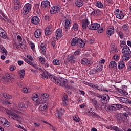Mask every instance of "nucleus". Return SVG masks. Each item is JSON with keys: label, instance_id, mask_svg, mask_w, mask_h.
I'll list each match as a JSON object with an SVG mask.
<instances>
[{"label": "nucleus", "instance_id": "1", "mask_svg": "<svg viewBox=\"0 0 131 131\" xmlns=\"http://www.w3.org/2000/svg\"><path fill=\"white\" fill-rule=\"evenodd\" d=\"M2 110L5 111L6 114L8 115L9 118L12 120H16L18 121L19 123L22 121V117L19 115L21 114L19 109L14 108L13 109L9 110L2 107Z\"/></svg>", "mask_w": 131, "mask_h": 131}, {"label": "nucleus", "instance_id": "2", "mask_svg": "<svg viewBox=\"0 0 131 131\" xmlns=\"http://www.w3.org/2000/svg\"><path fill=\"white\" fill-rule=\"evenodd\" d=\"M50 78L51 81H53V82H54L57 85H60V86H63V88H68V83L67 82V79L64 78L59 79L55 76H51Z\"/></svg>", "mask_w": 131, "mask_h": 131}, {"label": "nucleus", "instance_id": "3", "mask_svg": "<svg viewBox=\"0 0 131 131\" xmlns=\"http://www.w3.org/2000/svg\"><path fill=\"white\" fill-rule=\"evenodd\" d=\"M122 54H124L122 59L123 61H128L131 57V51L129 47L127 45L125 46L122 50Z\"/></svg>", "mask_w": 131, "mask_h": 131}, {"label": "nucleus", "instance_id": "4", "mask_svg": "<svg viewBox=\"0 0 131 131\" xmlns=\"http://www.w3.org/2000/svg\"><path fill=\"white\" fill-rule=\"evenodd\" d=\"M32 5L30 3H26L23 8V15H27L29 12L31 11Z\"/></svg>", "mask_w": 131, "mask_h": 131}, {"label": "nucleus", "instance_id": "5", "mask_svg": "<svg viewBox=\"0 0 131 131\" xmlns=\"http://www.w3.org/2000/svg\"><path fill=\"white\" fill-rule=\"evenodd\" d=\"M123 108V105L119 104H112L108 106L109 110H112L115 111L116 110H119Z\"/></svg>", "mask_w": 131, "mask_h": 131}, {"label": "nucleus", "instance_id": "6", "mask_svg": "<svg viewBox=\"0 0 131 131\" xmlns=\"http://www.w3.org/2000/svg\"><path fill=\"white\" fill-rule=\"evenodd\" d=\"M61 10V7L59 6H52L50 9V14H58Z\"/></svg>", "mask_w": 131, "mask_h": 131}, {"label": "nucleus", "instance_id": "7", "mask_svg": "<svg viewBox=\"0 0 131 131\" xmlns=\"http://www.w3.org/2000/svg\"><path fill=\"white\" fill-rule=\"evenodd\" d=\"M90 101L96 110H99V109L101 108V104H100V102H97L96 98L91 99Z\"/></svg>", "mask_w": 131, "mask_h": 131}, {"label": "nucleus", "instance_id": "8", "mask_svg": "<svg viewBox=\"0 0 131 131\" xmlns=\"http://www.w3.org/2000/svg\"><path fill=\"white\" fill-rule=\"evenodd\" d=\"M89 29L90 30H98L100 28V24L96 23L91 24L88 26Z\"/></svg>", "mask_w": 131, "mask_h": 131}, {"label": "nucleus", "instance_id": "9", "mask_svg": "<svg viewBox=\"0 0 131 131\" xmlns=\"http://www.w3.org/2000/svg\"><path fill=\"white\" fill-rule=\"evenodd\" d=\"M82 28L83 30H85L88 27H89V24H90V21L88 18H84L82 20Z\"/></svg>", "mask_w": 131, "mask_h": 131}, {"label": "nucleus", "instance_id": "10", "mask_svg": "<svg viewBox=\"0 0 131 131\" xmlns=\"http://www.w3.org/2000/svg\"><path fill=\"white\" fill-rule=\"evenodd\" d=\"M110 51L111 54H116L118 52L117 46L115 44H111L110 46Z\"/></svg>", "mask_w": 131, "mask_h": 131}, {"label": "nucleus", "instance_id": "11", "mask_svg": "<svg viewBox=\"0 0 131 131\" xmlns=\"http://www.w3.org/2000/svg\"><path fill=\"white\" fill-rule=\"evenodd\" d=\"M101 102L102 104H107L109 102V95L103 94L101 96Z\"/></svg>", "mask_w": 131, "mask_h": 131}, {"label": "nucleus", "instance_id": "12", "mask_svg": "<svg viewBox=\"0 0 131 131\" xmlns=\"http://www.w3.org/2000/svg\"><path fill=\"white\" fill-rule=\"evenodd\" d=\"M115 32L114 27H111L107 29L106 30V35L107 37H110L112 35H113V34Z\"/></svg>", "mask_w": 131, "mask_h": 131}, {"label": "nucleus", "instance_id": "13", "mask_svg": "<svg viewBox=\"0 0 131 131\" xmlns=\"http://www.w3.org/2000/svg\"><path fill=\"white\" fill-rule=\"evenodd\" d=\"M51 6L50 1L48 0L43 1L41 4V7L43 9H48V8Z\"/></svg>", "mask_w": 131, "mask_h": 131}, {"label": "nucleus", "instance_id": "14", "mask_svg": "<svg viewBox=\"0 0 131 131\" xmlns=\"http://www.w3.org/2000/svg\"><path fill=\"white\" fill-rule=\"evenodd\" d=\"M86 114L88 116H92V117H95L98 118L99 117V115L95 113V112L92 108L90 109V111H88L86 112Z\"/></svg>", "mask_w": 131, "mask_h": 131}, {"label": "nucleus", "instance_id": "15", "mask_svg": "<svg viewBox=\"0 0 131 131\" xmlns=\"http://www.w3.org/2000/svg\"><path fill=\"white\" fill-rule=\"evenodd\" d=\"M81 63L82 65H84L85 66H91L92 65V62L85 58L81 60Z\"/></svg>", "mask_w": 131, "mask_h": 131}, {"label": "nucleus", "instance_id": "16", "mask_svg": "<svg viewBox=\"0 0 131 131\" xmlns=\"http://www.w3.org/2000/svg\"><path fill=\"white\" fill-rule=\"evenodd\" d=\"M56 37L57 40L58 38H61L63 36V32H62V29H58L56 31Z\"/></svg>", "mask_w": 131, "mask_h": 131}, {"label": "nucleus", "instance_id": "17", "mask_svg": "<svg viewBox=\"0 0 131 131\" xmlns=\"http://www.w3.org/2000/svg\"><path fill=\"white\" fill-rule=\"evenodd\" d=\"M39 48L42 55H46V52L47 51V45L42 43L40 44Z\"/></svg>", "mask_w": 131, "mask_h": 131}, {"label": "nucleus", "instance_id": "18", "mask_svg": "<svg viewBox=\"0 0 131 131\" xmlns=\"http://www.w3.org/2000/svg\"><path fill=\"white\" fill-rule=\"evenodd\" d=\"M103 67L102 65L98 66L96 69H93L91 70V73L92 74H95L97 71H102L103 70Z\"/></svg>", "mask_w": 131, "mask_h": 131}, {"label": "nucleus", "instance_id": "19", "mask_svg": "<svg viewBox=\"0 0 131 131\" xmlns=\"http://www.w3.org/2000/svg\"><path fill=\"white\" fill-rule=\"evenodd\" d=\"M64 113V110L59 109L56 110V116L59 119H62V116H63V114Z\"/></svg>", "mask_w": 131, "mask_h": 131}, {"label": "nucleus", "instance_id": "20", "mask_svg": "<svg viewBox=\"0 0 131 131\" xmlns=\"http://www.w3.org/2000/svg\"><path fill=\"white\" fill-rule=\"evenodd\" d=\"M40 20H39V18L37 16H34L32 18L31 20V23L34 24V25H37V24H39V22Z\"/></svg>", "mask_w": 131, "mask_h": 131}, {"label": "nucleus", "instance_id": "21", "mask_svg": "<svg viewBox=\"0 0 131 131\" xmlns=\"http://www.w3.org/2000/svg\"><path fill=\"white\" fill-rule=\"evenodd\" d=\"M41 76L42 78H50V79L51 80V76H54V75H51V74L49 72H48V71H46L45 72H44L42 74H41Z\"/></svg>", "mask_w": 131, "mask_h": 131}, {"label": "nucleus", "instance_id": "22", "mask_svg": "<svg viewBox=\"0 0 131 131\" xmlns=\"http://www.w3.org/2000/svg\"><path fill=\"white\" fill-rule=\"evenodd\" d=\"M39 110L41 111H45V110H47L48 109V103L45 102H43L41 105L39 106Z\"/></svg>", "mask_w": 131, "mask_h": 131}, {"label": "nucleus", "instance_id": "23", "mask_svg": "<svg viewBox=\"0 0 131 131\" xmlns=\"http://www.w3.org/2000/svg\"><path fill=\"white\" fill-rule=\"evenodd\" d=\"M41 29H38L35 30L34 32L35 37L36 38H39L41 35Z\"/></svg>", "mask_w": 131, "mask_h": 131}, {"label": "nucleus", "instance_id": "24", "mask_svg": "<svg viewBox=\"0 0 131 131\" xmlns=\"http://www.w3.org/2000/svg\"><path fill=\"white\" fill-rule=\"evenodd\" d=\"M110 69H117V63L114 61L110 62L109 64Z\"/></svg>", "mask_w": 131, "mask_h": 131}, {"label": "nucleus", "instance_id": "25", "mask_svg": "<svg viewBox=\"0 0 131 131\" xmlns=\"http://www.w3.org/2000/svg\"><path fill=\"white\" fill-rule=\"evenodd\" d=\"M62 105L67 106L68 105V96L65 95L62 98Z\"/></svg>", "mask_w": 131, "mask_h": 131}, {"label": "nucleus", "instance_id": "26", "mask_svg": "<svg viewBox=\"0 0 131 131\" xmlns=\"http://www.w3.org/2000/svg\"><path fill=\"white\" fill-rule=\"evenodd\" d=\"M118 99L121 103H124V104H129L130 103L129 100L126 98L118 97Z\"/></svg>", "mask_w": 131, "mask_h": 131}, {"label": "nucleus", "instance_id": "27", "mask_svg": "<svg viewBox=\"0 0 131 131\" xmlns=\"http://www.w3.org/2000/svg\"><path fill=\"white\" fill-rule=\"evenodd\" d=\"M0 36L2 38H4V39H6L7 37H8V35H7V33L4 30V29L0 28Z\"/></svg>", "mask_w": 131, "mask_h": 131}, {"label": "nucleus", "instance_id": "28", "mask_svg": "<svg viewBox=\"0 0 131 131\" xmlns=\"http://www.w3.org/2000/svg\"><path fill=\"white\" fill-rule=\"evenodd\" d=\"M75 5L78 8H81L83 6V1L82 0H75Z\"/></svg>", "mask_w": 131, "mask_h": 131}, {"label": "nucleus", "instance_id": "29", "mask_svg": "<svg viewBox=\"0 0 131 131\" xmlns=\"http://www.w3.org/2000/svg\"><path fill=\"white\" fill-rule=\"evenodd\" d=\"M79 40V38L75 37L73 38L71 41V46H72L73 47H74L75 46H76V44L77 45V44L78 43Z\"/></svg>", "mask_w": 131, "mask_h": 131}, {"label": "nucleus", "instance_id": "30", "mask_svg": "<svg viewBox=\"0 0 131 131\" xmlns=\"http://www.w3.org/2000/svg\"><path fill=\"white\" fill-rule=\"evenodd\" d=\"M1 125L3 126V127H9L10 125H11V124L10 123V122L8 121V119H6L4 120L3 123L1 124Z\"/></svg>", "mask_w": 131, "mask_h": 131}, {"label": "nucleus", "instance_id": "31", "mask_svg": "<svg viewBox=\"0 0 131 131\" xmlns=\"http://www.w3.org/2000/svg\"><path fill=\"white\" fill-rule=\"evenodd\" d=\"M85 45V42H83L81 39H79V41H78V44L77 45L78 47L79 48H83Z\"/></svg>", "mask_w": 131, "mask_h": 131}, {"label": "nucleus", "instance_id": "32", "mask_svg": "<svg viewBox=\"0 0 131 131\" xmlns=\"http://www.w3.org/2000/svg\"><path fill=\"white\" fill-rule=\"evenodd\" d=\"M49 95L47 94V93L43 94L41 95V99L42 101H43V102H46L47 100H49Z\"/></svg>", "mask_w": 131, "mask_h": 131}, {"label": "nucleus", "instance_id": "33", "mask_svg": "<svg viewBox=\"0 0 131 131\" xmlns=\"http://www.w3.org/2000/svg\"><path fill=\"white\" fill-rule=\"evenodd\" d=\"M28 43H29V46L31 47V50L32 51H35V45L32 41H29V40L27 39Z\"/></svg>", "mask_w": 131, "mask_h": 131}, {"label": "nucleus", "instance_id": "34", "mask_svg": "<svg viewBox=\"0 0 131 131\" xmlns=\"http://www.w3.org/2000/svg\"><path fill=\"white\" fill-rule=\"evenodd\" d=\"M18 74H19L20 78H24V76H25V70L23 69L20 71H18Z\"/></svg>", "mask_w": 131, "mask_h": 131}, {"label": "nucleus", "instance_id": "35", "mask_svg": "<svg viewBox=\"0 0 131 131\" xmlns=\"http://www.w3.org/2000/svg\"><path fill=\"white\" fill-rule=\"evenodd\" d=\"M79 26H78V24H77V23H74L72 28V30H74V31H78Z\"/></svg>", "mask_w": 131, "mask_h": 131}, {"label": "nucleus", "instance_id": "36", "mask_svg": "<svg viewBox=\"0 0 131 131\" xmlns=\"http://www.w3.org/2000/svg\"><path fill=\"white\" fill-rule=\"evenodd\" d=\"M68 59L70 63L71 64H74V63H75V56H74V55L70 56Z\"/></svg>", "mask_w": 131, "mask_h": 131}, {"label": "nucleus", "instance_id": "37", "mask_svg": "<svg viewBox=\"0 0 131 131\" xmlns=\"http://www.w3.org/2000/svg\"><path fill=\"white\" fill-rule=\"evenodd\" d=\"M22 92L25 94H29V93L31 92V89L28 88L27 87H25L22 89Z\"/></svg>", "mask_w": 131, "mask_h": 131}, {"label": "nucleus", "instance_id": "38", "mask_svg": "<svg viewBox=\"0 0 131 131\" xmlns=\"http://www.w3.org/2000/svg\"><path fill=\"white\" fill-rule=\"evenodd\" d=\"M38 94H36V93H34L32 95V100L34 102H37V101H38Z\"/></svg>", "mask_w": 131, "mask_h": 131}, {"label": "nucleus", "instance_id": "39", "mask_svg": "<svg viewBox=\"0 0 131 131\" xmlns=\"http://www.w3.org/2000/svg\"><path fill=\"white\" fill-rule=\"evenodd\" d=\"M96 6L98 8H99V9H102L103 8V7H104V5L102 2L100 1H96Z\"/></svg>", "mask_w": 131, "mask_h": 131}, {"label": "nucleus", "instance_id": "40", "mask_svg": "<svg viewBox=\"0 0 131 131\" xmlns=\"http://www.w3.org/2000/svg\"><path fill=\"white\" fill-rule=\"evenodd\" d=\"M110 129H111V130H115V131H123L121 128H118V127L114 126H110Z\"/></svg>", "mask_w": 131, "mask_h": 131}, {"label": "nucleus", "instance_id": "41", "mask_svg": "<svg viewBox=\"0 0 131 131\" xmlns=\"http://www.w3.org/2000/svg\"><path fill=\"white\" fill-rule=\"evenodd\" d=\"M129 28V25L127 24H124L122 26V29H123L124 31H128Z\"/></svg>", "mask_w": 131, "mask_h": 131}, {"label": "nucleus", "instance_id": "42", "mask_svg": "<svg viewBox=\"0 0 131 131\" xmlns=\"http://www.w3.org/2000/svg\"><path fill=\"white\" fill-rule=\"evenodd\" d=\"M53 33V31H52L51 30H49L47 28L45 30V34L46 36H49V35H50V34H52Z\"/></svg>", "mask_w": 131, "mask_h": 131}, {"label": "nucleus", "instance_id": "43", "mask_svg": "<svg viewBox=\"0 0 131 131\" xmlns=\"http://www.w3.org/2000/svg\"><path fill=\"white\" fill-rule=\"evenodd\" d=\"M70 29V28H66L64 27V28H63L62 30V34H63V35H66V34H68Z\"/></svg>", "mask_w": 131, "mask_h": 131}, {"label": "nucleus", "instance_id": "44", "mask_svg": "<svg viewBox=\"0 0 131 131\" xmlns=\"http://www.w3.org/2000/svg\"><path fill=\"white\" fill-rule=\"evenodd\" d=\"M47 29H48L49 30H51V31L53 32L54 31V29L55 28V27H54V23H51L49 25H48L47 28Z\"/></svg>", "mask_w": 131, "mask_h": 131}, {"label": "nucleus", "instance_id": "45", "mask_svg": "<svg viewBox=\"0 0 131 131\" xmlns=\"http://www.w3.org/2000/svg\"><path fill=\"white\" fill-rule=\"evenodd\" d=\"M125 67V64L123 62H119V64L118 65V69H122Z\"/></svg>", "mask_w": 131, "mask_h": 131}, {"label": "nucleus", "instance_id": "46", "mask_svg": "<svg viewBox=\"0 0 131 131\" xmlns=\"http://www.w3.org/2000/svg\"><path fill=\"white\" fill-rule=\"evenodd\" d=\"M116 17L118 19H123L124 18V15L122 13H116Z\"/></svg>", "mask_w": 131, "mask_h": 131}, {"label": "nucleus", "instance_id": "47", "mask_svg": "<svg viewBox=\"0 0 131 131\" xmlns=\"http://www.w3.org/2000/svg\"><path fill=\"white\" fill-rule=\"evenodd\" d=\"M119 93L121 94L122 96H127L128 95V93L126 92L124 90H122L121 89L119 90Z\"/></svg>", "mask_w": 131, "mask_h": 131}, {"label": "nucleus", "instance_id": "48", "mask_svg": "<svg viewBox=\"0 0 131 131\" xmlns=\"http://www.w3.org/2000/svg\"><path fill=\"white\" fill-rule=\"evenodd\" d=\"M53 64L56 66H58V65H60L61 64V60L57 59H55L53 60Z\"/></svg>", "mask_w": 131, "mask_h": 131}, {"label": "nucleus", "instance_id": "49", "mask_svg": "<svg viewBox=\"0 0 131 131\" xmlns=\"http://www.w3.org/2000/svg\"><path fill=\"white\" fill-rule=\"evenodd\" d=\"M46 58L45 57H40L39 58V62L42 65L46 63Z\"/></svg>", "mask_w": 131, "mask_h": 131}, {"label": "nucleus", "instance_id": "50", "mask_svg": "<svg viewBox=\"0 0 131 131\" xmlns=\"http://www.w3.org/2000/svg\"><path fill=\"white\" fill-rule=\"evenodd\" d=\"M117 33L121 39H122L124 37V34L122 31H117Z\"/></svg>", "mask_w": 131, "mask_h": 131}, {"label": "nucleus", "instance_id": "51", "mask_svg": "<svg viewBox=\"0 0 131 131\" xmlns=\"http://www.w3.org/2000/svg\"><path fill=\"white\" fill-rule=\"evenodd\" d=\"M1 53L3 54V55H5V56H7V55H8V51H7V50H6L5 47H2L1 48Z\"/></svg>", "mask_w": 131, "mask_h": 131}, {"label": "nucleus", "instance_id": "52", "mask_svg": "<svg viewBox=\"0 0 131 131\" xmlns=\"http://www.w3.org/2000/svg\"><path fill=\"white\" fill-rule=\"evenodd\" d=\"M20 5L21 3H20V2L15 3V4H14L15 10H19Z\"/></svg>", "mask_w": 131, "mask_h": 131}, {"label": "nucleus", "instance_id": "53", "mask_svg": "<svg viewBox=\"0 0 131 131\" xmlns=\"http://www.w3.org/2000/svg\"><path fill=\"white\" fill-rule=\"evenodd\" d=\"M73 120H74L76 122H79L80 121V119H79V117H78V116H74L73 117Z\"/></svg>", "mask_w": 131, "mask_h": 131}, {"label": "nucleus", "instance_id": "54", "mask_svg": "<svg viewBox=\"0 0 131 131\" xmlns=\"http://www.w3.org/2000/svg\"><path fill=\"white\" fill-rule=\"evenodd\" d=\"M91 16H98V11L97 10H94L91 13Z\"/></svg>", "mask_w": 131, "mask_h": 131}, {"label": "nucleus", "instance_id": "55", "mask_svg": "<svg viewBox=\"0 0 131 131\" xmlns=\"http://www.w3.org/2000/svg\"><path fill=\"white\" fill-rule=\"evenodd\" d=\"M24 60L25 61H26V63H27L29 65H33V62L30 61V60H29L28 59L24 57Z\"/></svg>", "mask_w": 131, "mask_h": 131}, {"label": "nucleus", "instance_id": "56", "mask_svg": "<svg viewBox=\"0 0 131 131\" xmlns=\"http://www.w3.org/2000/svg\"><path fill=\"white\" fill-rule=\"evenodd\" d=\"M3 78H5V79H6L7 81L10 80V78H11V75L9 74H6L4 76H3Z\"/></svg>", "mask_w": 131, "mask_h": 131}, {"label": "nucleus", "instance_id": "57", "mask_svg": "<svg viewBox=\"0 0 131 131\" xmlns=\"http://www.w3.org/2000/svg\"><path fill=\"white\" fill-rule=\"evenodd\" d=\"M69 25H70V21L68 20H66L64 27L66 28H69Z\"/></svg>", "mask_w": 131, "mask_h": 131}, {"label": "nucleus", "instance_id": "58", "mask_svg": "<svg viewBox=\"0 0 131 131\" xmlns=\"http://www.w3.org/2000/svg\"><path fill=\"white\" fill-rule=\"evenodd\" d=\"M3 97H5V99H12V96L9 94H4Z\"/></svg>", "mask_w": 131, "mask_h": 131}, {"label": "nucleus", "instance_id": "59", "mask_svg": "<svg viewBox=\"0 0 131 131\" xmlns=\"http://www.w3.org/2000/svg\"><path fill=\"white\" fill-rule=\"evenodd\" d=\"M43 67H45V68H48L50 67V64H49V62L48 61H46V62L44 64H42Z\"/></svg>", "mask_w": 131, "mask_h": 131}, {"label": "nucleus", "instance_id": "60", "mask_svg": "<svg viewBox=\"0 0 131 131\" xmlns=\"http://www.w3.org/2000/svg\"><path fill=\"white\" fill-rule=\"evenodd\" d=\"M18 107L19 108H21V109H23L24 108H25V105L23 102H21L19 103Z\"/></svg>", "mask_w": 131, "mask_h": 131}, {"label": "nucleus", "instance_id": "61", "mask_svg": "<svg viewBox=\"0 0 131 131\" xmlns=\"http://www.w3.org/2000/svg\"><path fill=\"white\" fill-rule=\"evenodd\" d=\"M80 50L78 49L74 52V56H78V55H80Z\"/></svg>", "mask_w": 131, "mask_h": 131}, {"label": "nucleus", "instance_id": "62", "mask_svg": "<svg viewBox=\"0 0 131 131\" xmlns=\"http://www.w3.org/2000/svg\"><path fill=\"white\" fill-rule=\"evenodd\" d=\"M98 33H103L104 32V28L100 27L97 29Z\"/></svg>", "mask_w": 131, "mask_h": 131}, {"label": "nucleus", "instance_id": "63", "mask_svg": "<svg viewBox=\"0 0 131 131\" xmlns=\"http://www.w3.org/2000/svg\"><path fill=\"white\" fill-rule=\"evenodd\" d=\"M50 129H51V130L53 131H57V129L55 128V126L52 125V124H50Z\"/></svg>", "mask_w": 131, "mask_h": 131}, {"label": "nucleus", "instance_id": "64", "mask_svg": "<svg viewBox=\"0 0 131 131\" xmlns=\"http://www.w3.org/2000/svg\"><path fill=\"white\" fill-rule=\"evenodd\" d=\"M17 39L19 42H22V37L20 35L17 36Z\"/></svg>", "mask_w": 131, "mask_h": 131}]
</instances>
